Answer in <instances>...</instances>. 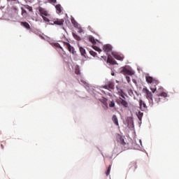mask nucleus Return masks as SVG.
Instances as JSON below:
<instances>
[{"label":"nucleus","mask_w":179,"mask_h":179,"mask_svg":"<svg viewBox=\"0 0 179 179\" xmlns=\"http://www.w3.org/2000/svg\"><path fill=\"white\" fill-rule=\"evenodd\" d=\"M145 80L148 83L151 85L150 89L152 93H155L156 90H157V87H156V86L159 85V80H156V78H153L151 76H145Z\"/></svg>","instance_id":"obj_1"},{"label":"nucleus","mask_w":179,"mask_h":179,"mask_svg":"<svg viewBox=\"0 0 179 179\" xmlns=\"http://www.w3.org/2000/svg\"><path fill=\"white\" fill-rule=\"evenodd\" d=\"M143 93L145 94L146 99L148 100H150L151 101H153V92H150L148 87H145L143 88Z\"/></svg>","instance_id":"obj_2"},{"label":"nucleus","mask_w":179,"mask_h":179,"mask_svg":"<svg viewBox=\"0 0 179 179\" xmlns=\"http://www.w3.org/2000/svg\"><path fill=\"white\" fill-rule=\"evenodd\" d=\"M166 97H167V93L162 92L161 94H157L155 96V100L157 103H160V101H162L163 99H166Z\"/></svg>","instance_id":"obj_3"},{"label":"nucleus","mask_w":179,"mask_h":179,"mask_svg":"<svg viewBox=\"0 0 179 179\" xmlns=\"http://www.w3.org/2000/svg\"><path fill=\"white\" fill-rule=\"evenodd\" d=\"M64 46L65 47V48H67V50L69 51V52H71L73 55H75V54H76V51H75V48H73V46L71 45V44H69V43L64 42Z\"/></svg>","instance_id":"obj_4"},{"label":"nucleus","mask_w":179,"mask_h":179,"mask_svg":"<svg viewBox=\"0 0 179 179\" xmlns=\"http://www.w3.org/2000/svg\"><path fill=\"white\" fill-rule=\"evenodd\" d=\"M103 89H106L107 90H114L115 85L113 81H108L105 85L102 87Z\"/></svg>","instance_id":"obj_5"},{"label":"nucleus","mask_w":179,"mask_h":179,"mask_svg":"<svg viewBox=\"0 0 179 179\" xmlns=\"http://www.w3.org/2000/svg\"><path fill=\"white\" fill-rule=\"evenodd\" d=\"M120 73H122V75H129V76H132L134 73L132 70H129L126 67H122V70L120 71Z\"/></svg>","instance_id":"obj_6"},{"label":"nucleus","mask_w":179,"mask_h":179,"mask_svg":"<svg viewBox=\"0 0 179 179\" xmlns=\"http://www.w3.org/2000/svg\"><path fill=\"white\" fill-rule=\"evenodd\" d=\"M117 103L119 106H122V107L128 108V101H125L124 99L120 97L119 99L117 100Z\"/></svg>","instance_id":"obj_7"},{"label":"nucleus","mask_w":179,"mask_h":179,"mask_svg":"<svg viewBox=\"0 0 179 179\" xmlns=\"http://www.w3.org/2000/svg\"><path fill=\"white\" fill-rule=\"evenodd\" d=\"M65 21L64 19H54L52 22H50V24H57V26H62L64 24V22Z\"/></svg>","instance_id":"obj_8"},{"label":"nucleus","mask_w":179,"mask_h":179,"mask_svg":"<svg viewBox=\"0 0 179 179\" xmlns=\"http://www.w3.org/2000/svg\"><path fill=\"white\" fill-rule=\"evenodd\" d=\"M112 55L113 57H114L115 59H117V61H124V55L122 54H118V53L112 52Z\"/></svg>","instance_id":"obj_9"},{"label":"nucleus","mask_w":179,"mask_h":179,"mask_svg":"<svg viewBox=\"0 0 179 179\" xmlns=\"http://www.w3.org/2000/svg\"><path fill=\"white\" fill-rule=\"evenodd\" d=\"M38 11H39V13H40V15L43 17V16H50V14H48V12L47 10H45V9L41 8V7H39L38 8Z\"/></svg>","instance_id":"obj_10"},{"label":"nucleus","mask_w":179,"mask_h":179,"mask_svg":"<svg viewBox=\"0 0 179 179\" xmlns=\"http://www.w3.org/2000/svg\"><path fill=\"white\" fill-rule=\"evenodd\" d=\"M139 106L141 111H145V110H148V106H146V103L143 101L142 99L139 100Z\"/></svg>","instance_id":"obj_11"},{"label":"nucleus","mask_w":179,"mask_h":179,"mask_svg":"<svg viewBox=\"0 0 179 179\" xmlns=\"http://www.w3.org/2000/svg\"><path fill=\"white\" fill-rule=\"evenodd\" d=\"M104 52H106L107 55H108V52H111L113 48H111V45H103V48Z\"/></svg>","instance_id":"obj_12"},{"label":"nucleus","mask_w":179,"mask_h":179,"mask_svg":"<svg viewBox=\"0 0 179 179\" xmlns=\"http://www.w3.org/2000/svg\"><path fill=\"white\" fill-rule=\"evenodd\" d=\"M107 62L111 65H117V61H115L114 59H112L110 55H108Z\"/></svg>","instance_id":"obj_13"},{"label":"nucleus","mask_w":179,"mask_h":179,"mask_svg":"<svg viewBox=\"0 0 179 179\" xmlns=\"http://www.w3.org/2000/svg\"><path fill=\"white\" fill-rule=\"evenodd\" d=\"M117 94L122 99H126V97H127V94H125V92H124V91L121 89H117Z\"/></svg>","instance_id":"obj_14"},{"label":"nucleus","mask_w":179,"mask_h":179,"mask_svg":"<svg viewBox=\"0 0 179 179\" xmlns=\"http://www.w3.org/2000/svg\"><path fill=\"white\" fill-rule=\"evenodd\" d=\"M79 51L82 57H84L85 58H86V50H85V48L82 46H79Z\"/></svg>","instance_id":"obj_15"},{"label":"nucleus","mask_w":179,"mask_h":179,"mask_svg":"<svg viewBox=\"0 0 179 179\" xmlns=\"http://www.w3.org/2000/svg\"><path fill=\"white\" fill-rule=\"evenodd\" d=\"M112 120L114 122L115 125H117V127L120 125V124L118 123V118L117 117V115H113Z\"/></svg>","instance_id":"obj_16"},{"label":"nucleus","mask_w":179,"mask_h":179,"mask_svg":"<svg viewBox=\"0 0 179 179\" xmlns=\"http://www.w3.org/2000/svg\"><path fill=\"white\" fill-rule=\"evenodd\" d=\"M21 26H23L27 30H30V24H29L27 22H21Z\"/></svg>","instance_id":"obj_17"},{"label":"nucleus","mask_w":179,"mask_h":179,"mask_svg":"<svg viewBox=\"0 0 179 179\" xmlns=\"http://www.w3.org/2000/svg\"><path fill=\"white\" fill-rule=\"evenodd\" d=\"M55 8H56L57 13L59 14L61 13V12H62L61 4L56 5Z\"/></svg>","instance_id":"obj_18"},{"label":"nucleus","mask_w":179,"mask_h":179,"mask_svg":"<svg viewBox=\"0 0 179 179\" xmlns=\"http://www.w3.org/2000/svg\"><path fill=\"white\" fill-rule=\"evenodd\" d=\"M89 41H90V43H92V44H96L97 43V40L94 39V37L93 36H90L89 37Z\"/></svg>","instance_id":"obj_19"},{"label":"nucleus","mask_w":179,"mask_h":179,"mask_svg":"<svg viewBox=\"0 0 179 179\" xmlns=\"http://www.w3.org/2000/svg\"><path fill=\"white\" fill-rule=\"evenodd\" d=\"M136 115L140 121H142V117H143V113L138 111L136 113Z\"/></svg>","instance_id":"obj_20"},{"label":"nucleus","mask_w":179,"mask_h":179,"mask_svg":"<svg viewBox=\"0 0 179 179\" xmlns=\"http://www.w3.org/2000/svg\"><path fill=\"white\" fill-rule=\"evenodd\" d=\"M133 167V170H136L138 166H136V162H131L130 163V169H132Z\"/></svg>","instance_id":"obj_21"},{"label":"nucleus","mask_w":179,"mask_h":179,"mask_svg":"<svg viewBox=\"0 0 179 179\" xmlns=\"http://www.w3.org/2000/svg\"><path fill=\"white\" fill-rule=\"evenodd\" d=\"M110 171H111V165H109V166L107 168V171L106 172V174L107 176H110Z\"/></svg>","instance_id":"obj_22"},{"label":"nucleus","mask_w":179,"mask_h":179,"mask_svg":"<svg viewBox=\"0 0 179 179\" xmlns=\"http://www.w3.org/2000/svg\"><path fill=\"white\" fill-rule=\"evenodd\" d=\"M44 22H48V23H51L52 21V20H50V19H48L47 17H45V15L43 16L42 17Z\"/></svg>","instance_id":"obj_23"},{"label":"nucleus","mask_w":179,"mask_h":179,"mask_svg":"<svg viewBox=\"0 0 179 179\" xmlns=\"http://www.w3.org/2000/svg\"><path fill=\"white\" fill-rule=\"evenodd\" d=\"M94 50H95V51H97L98 52H101V49H100V48L97 47V46H93Z\"/></svg>","instance_id":"obj_24"},{"label":"nucleus","mask_w":179,"mask_h":179,"mask_svg":"<svg viewBox=\"0 0 179 179\" xmlns=\"http://www.w3.org/2000/svg\"><path fill=\"white\" fill-rule=\"evenodd\" d=\"M90 55H92V57H96L97 55V53L93 50H90Z\"/></svg>","instance_id":"obj_25"},{"label":"nucleus","mask_w":179,"mask_h":179,"mask_svg":"<svg viewBox=\"0 0 179 179\" xmlns=\"http://www.w3.org/2000/svg\"><path fill=\"white\" fill-rule=\"evenodd\" d=\"M71 23L73 24L74 27H76L78 26V22L75 20H71Z\"/></svg>","instance_id":"obj_26"},{"label":"nucleus","mask_w":179,"mask_h":179,"mask_svg":"<svg viewBox=\"0 0 179 179\" xmlns=\"http://www.w3.org/2000/svg\"><path fill=\"white\" fill-rule=\"evenodd\" d=\"M109 107H115V103H114V101H110V103H109Z\"/></svg>","instance_id":"obj_27"},{"label":"nucleus","mask_w":179,"mask_h":179,"mask_svg":"<svg viewBox=\"0 0 179 179\" xmlns=\"http://www.w3.org/2000/svg\"><path fill=\"white\" fill-rule=\"evenodd\" d=\"M73 36L76 40H80V37H79V36L76 35V34H73Z\"/></svg>","instance_id":"obj_28"},{"label":"nucleus","mask_w":179,"mask_h":179,"mask_svg":"<svg viewBox=\"0 0 179 179\" xmlns=\"http://www.w3.org/2000/svg\"><path fill=\"white\" fill-rule=\"evenodd\" d=\"M75 73L76 75H80V70H79V69H76V71H75Z\"/></svg>","instance_id":"obj_29"},{"label":"nucleus","mask_w":179,"mask_h":179,"mask_svg":"<svg viewBox=\"0 0 179 179\" xmlns=\"http://www.w3.org/2000/svg\"><path fill=\"white\" fill-rule=\"evenodd\" d=\"M120 143L121 145H125V141H124V138H120Z\"/></svg>","instance_id":"obj_30"},{"label":"nucleus","mask_w":179,"mask_h":179,"mask_svg":"<svg viewBox=\"0 0 179 179\" xmlns=\"http://www.w3.org/2000/svg\"><path fill=\"white\" fill-rule=\"evenodd\" d=\"M102 103L107 107V99H103Z\"/></svg>","instance_id":"obj_31"},{"label":"nucleus","mask_w":179,"mask_h":179,"mask_svg":"<svg viewBox=\"0 0 179 179\" xmlns=\"http://www.w3.org/2000/svg\"><path fill=\"white\" fill-rule=\"evenodd\" d=\"M126 80L127 81L128 83L131 82V78H129V76H126Z\"/></svg>","instance_id":"obj_32"},{"label":"nucleus","mask_w":179,"mask_h":179,"mask_svg":"<svg viewBox=\"0 0 179 179\" xmlns=\"http://www.w3.org/2000/svg\"><path fill=\"white\" fill-rule=\"evenodd\" d=\"M129 96H132V94H134V92L132 91V90H130L129 91Z\"/></svg>","instance_id":"obj_33"},{"label":"nucleus","mask_w":179,"mask_h":179,"mask_svg":"<svg viewBox=\"0 0 179 179\" xmlns=\"http://www.w3.org/2000/svg\"><path fill=\"white\" fill-rule=\"evenodd\" d=\"M50 1H51L52 3H57V0H50Z\"/></svg>","instance_id":"obj_34"},{"label":"nucleus","mask_w":179,"mask_h":179,"mask_svg":"<svg viewBox=\"0 0 179 179\" xmlns=\"http://www.w3.org/2000/svg\"><path fill=\"white\" fill-rule=\"evenodd\" d=\"M29 10H33V8L30 6H29Z\"/></svg>","instance_id":"obj_35"},{"label":"nucleus","mask_w":179,"mask_h":179,"mask_svg":"<svg viewBox=\"0 0 179 179\" xmlns=\"http://www.w3.org/2000/svg\"><path fill=\"white\" fill-rule=\"evenodd\" d=\"M59 47L61 50H62V51H64V49L62 48V47H61V45H59Z\"/></svg>","instance_id":"obj_36"},{"label":"nucleus","mask_w":179,"mask_h":179,"mask_svg":"<svg viewBox=\"0 0 179 179\" xmlns=\"http://www.w3.org/2000/svg\"><path fill=\"white\" fill-rule=\"evenodd\" d=\"M22 13H26V10H22Z\"/></svg>","instance_id":"obj_37"},{"label":"nucleus","mask_w":179,"mask_h":179,"mask_svg":"<svg viewBox=\"0 0 179 179\" xmlns=\"http://www.w3.org/2000/svg\"><path fill=\"white\" fill-rule=\"evenodd\" d=\"M112 76H114L115 75V73H111Z\"/></svg>","instance_id":"obj_38"},{"label":"nucleus","mask_w":179,"mask_h":179,"mask_svg":"<svg viewBox=\"0 0 179 179\" xmlns=\"http://www.w3.org/2000/svg\"><path fill=\"white\" fill-rule=\"evenodd\" d=\"M1 148H2V149H3V145H2V144H1Z\"/></svg>","instance_id":"obj_39"},{"label":"nucleus","mask_w":179,"mask_h":179,"mask_svg":"<svg viewBox=\"0 0 179 179\" xmlns=\"http://www.w3.org/2000/svg\"><path fill=\"white\" fill-rule=\"evenodd\" d=\"M116 83H118V80H116Z\"/></svg>","instance_id":"obj_40"},{"label":"nucleus","mask_w":179,"mask_h":179,"mask_svg":"<svg viewBox=\"0 0 179 179\" xmlns=\"http://www.w3.org/2000/svg\"><path fill=\"white\" fill-rule=\"evenodd\" d=\"M10 1H16V0H10Z\"/></svg>","instance_id":"obj_41"}]
</instances>
